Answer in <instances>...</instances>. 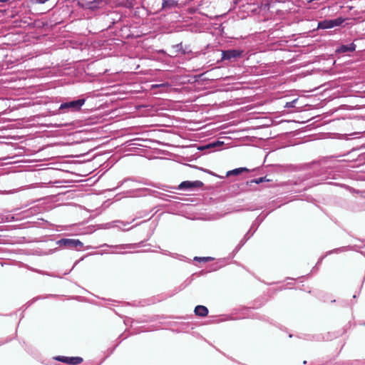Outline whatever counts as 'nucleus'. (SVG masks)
I'll return each instance as SVG.
<instances>
[{"label": "nucleus", "instance_id": "1", "mask_svg": "<svg viewBox=\"0 0 365 365\" xmlns=\"http://www.w3.org/2000/svg\"><path fill=\"white\" fill-rule=\"evenodd\" d=\"M86 102L85 98H80L75 101L63 103L60 105L56 114L66 113V111H79Z\"/></svg>", "mask_w": 365, "mask_h": 365}, {"label": "nucleus", "instance_id": "2", "mask_svg": "<svg viewBox=\"0 0 365 365\" xmlns=\"http://www.w3.org/2000/svg\"><path fill=\"white\" fill-rule=\"evenodd\" d=\"M56 245L66 249L82 248L83 244L78 239L62 238L56 242Z\"/></svg>", "mask_w": 365, "mask_h": 365}, {"label": "nucleus", "instance_id": "3", "mask_svg": "<svg viewBox=\"0 0 365 365\" xmlns=\"http://www.w3.org/2000/svg\"><path fill=\"white\" fill-rule=\"evenodd\" d=\"M204 186V183L202 181H183L178 187V190H192L197 188H201Z\"/></svg>", "mask_w": 365, "mask_h": 365}, {"label": "nucleus", "instance_id": "4", "mask_svg": "<svg viewBox=\"0 0 365 365\" xmlns=\"http://www.w3.org/2000/svg\"><path fill=\"white\" fill-rule=\"evenodd\" d=\"M242 51L240 50H227L222 51V60H231L241 56Z\"/></svg>", "mask_w": 365, "mask_h": 365}, {"label": "nucleus", "instance_id": "5", "mask_svg": "<svg viewBox=\"0 0 365 365\" xmlns=\"http://www.w3.org/2000/svg\"><path fill=\"white\" fill-rule=\"evenodd\" d=\"M56 360L64 362L70 365H77L81 363L83 359L81 357H67V356H58Z\"/></svg>", "mask_w": 365, "mask_h": 365}, {"label": "nucleus", "instance_id": "6", "mask_svg": "<svg viewBox=\"0 0 365 365\" xmlns=\"http://www.w3.org/2000/svg\"><path fill=\"white\" fill-rule=\"evenodd\" d=\"M270 180L269 179H267V177L264 176V177H262V178H257V179H253V180H248V181H246L245 182H242V189H245L246 187H247L248 186H251L252 183H255V184H259L261 182H269Z\"/></svg>", "mask_w": 365, "mask_h": 365}, {"label": "nucleus", "instance_id": "7", "mask_svg": "<svg viewBox=\"0 0 365 365\" xmlns=\"http://www.w3.org/2000/svg\"><path fill=\"white\" fill-rule=\"evenodd\" d=\"M356 49V45L354 43H351L348 45H341L336 48V52L339 53H344L346 52H353Z\"/></svg>", "mask_w": 365, "mask_h": 365}, {"label": "nucleus", "instance_id": "8", "mask_svg": "<svg viewBox=\"0 0 365 365\" xmlns=\"http://www.w3.org/2000/svg\"><path fill=\"white\" fill-rule=\"evenodd\" d=\"M194 313H195L197 316L203 317L207 316L209 312L206 307L203 305H197L195 309H194Z\"/></svg>", "mask_w": 365, "mask_h": 365}, {"label": "nucleus", "instance_id": "9", "mask_svg": "<svg viewBox=\"0 0 365 365\" xmlns=\"http://www.w3.org/2000/svg\"><path fill=\"white\" fill-rule=\"evenodd\" d=\"M334 28L331 19L324 20L318 24V29H327Z\"/></svg>", "mask_w": 365, "mask_h": 365}, {"label": "nucleus", "instance_id": "10", "mask_svg": "<svg viewBox=\"0 0 365 365\" xmlns=\"http://www.w3.org/2000/svg\"><path fill=\"white\" fill-rule=\"evenodd\" d=\"M242 182L241 183H235L230 186V191L234 194H238L241 192L246 191L247 190V187L245 189H242Z\"/></svg>", "mask_w": 365, "mask_h": 365}, {"label": "nucleus", "instance_id": "11", "mask_svg": "<svg viewBox=\"0 0 365 365\" xmlns=\"http://www.w3.org/2000/svg\"><path fill=\"white\" fill-rule=\"evenodd\" d=\"M248 171H249V170L247 168H235L232 170H229L227 173L226 175L227 177H230L231 175H238L242 173L243 172H248Z\"/></svg>", "mask_w": 365, "mask_h": 365}, {"label": "nucleus", "instance_id": "12", "mask_svg": "<svg viewBox=\"0 0 365 365\" xmlns=\"http://www.w3.org/2000/svg\"><path fill=\"white\" fill-rule=\"evenodd\" d=\"M177 5V2L175 0H163L162 9H171Z\"/></svg>", "mask_w": 365, "mask_h": 365}, {"label": "nucleus", "instance_id": "13", "mask_svg": "<svg viewBox=\"0 0 365 365\" xmlns=\"http://www.w3.org/2000/svg\"><path fill=\"white\" fill-rule=\"evenodd\" d=\"M214 259L213 257H194V260L200 262H211Z\"/></svg>", "mask_w": 365, "mask_h": 365}, {"label": "nucleus", "instance_id": "14", "mask_svg": "<svg viewBox=\"0 0 365 365\" xmlns=\"http://www.w3.org/2000/svg\"><path fill=\"white\" fill-rule=\"evenodd\" d=\"M173 48L175 50V52H177L178 53L185 54V51L183 49L182 43L173 46Z\"/></svg>", "mask_w": 365, "mask_h": 365}, {"label": "nucleus", "instance_id": "15", "mask_svg": "<svg viewBox=\"0 0 365 365\" xmlns=\"http://www.w3.org/2000/svg\"><path fill=\"white\" fill-rule=\"evenodd\" d=\"M331 21H332L333 26L335 27V26H340L344 21V19L340 17V18L331 19Z\"/></svg>", "mask_w": 365, "mask_h": 365}, {"label": "nucleus", "instance_id": "16", "mask_svg": "<svg viewBox=\"0 0 365 365\" xmlns=\"http://www.w3.org/2000/svg\"><path fill=\"white\" fill-rule=\"evenodd\" d=\"M73 125L71 121L61 122L58 124H56V128L66 127Z\"/></svg>", "mask_w": 365, "mask_h": 365}, {"label": "nucleus", "instance_id": "17", "mask_svg": "<svg viewBox=\"0 0 365 365\" xmlns=\"http://www.w3.org/2000/svg\"><path fill=\"white\" fill-rule=\"evenodd\" d=\"M222 144H223V142L216 141L215 143H209L208 145H207L205 146V148H215L217 145H222Z\"/></svg>", "mask_w": 365, "mask_h": 365}, {"label": "nucleus", "instance_id": "18", "mask_svg": "<svg viewBox=\"0 0 365 365\" xmlns=\"http://www.w3.org/2000/svg\"><path fill=\"white\" fill-rule=\"evenodd\" d=\"M110 247H113V245H111ZM115 247H119L120 248H123V249H125V248H132L133 246L132 244H123V245H115Z\"/></svg>", "mask_w": 365, "mask_h": 365}, {"label": "nucleus", "instance_id": "19", "mask_svg": "<svg viewBox=\"0 0 365 365\" xmlns=\"http://www.w3.org/2000/svg\"><path fill=\"white\" fill-rule=\"evenodd\" d=\"M296 102H297V99H295L292 101H290V102H287V103H286V105L284 107L287 108H293V107H294V104Z\"/></svg>", "mask_w": 365, "mask_h": 365}]
</instances>
